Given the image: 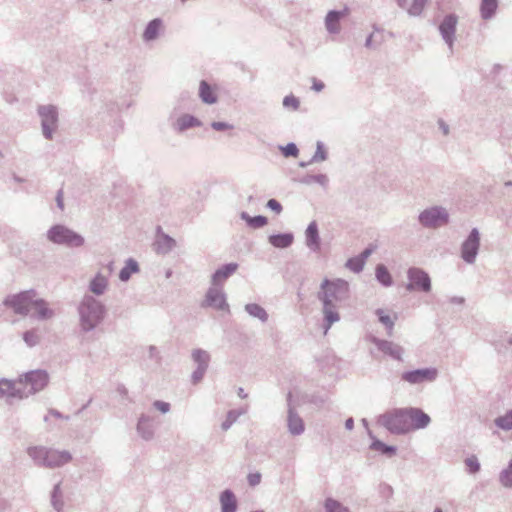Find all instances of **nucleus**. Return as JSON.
<instances>
[{"mask_svg": "<svg viewBox=\"0 0 512 512\" xmlns=\"http://www.w3.org/2000/svg\"><path fill=\"white\" fill-rule=\"evenodd\" d=\"M349 283L341 278H325L320 284L317 299L322 305L323 328L326 334L331 326L340 320L339 308L349 299Z\"/></svg>", "mask_w": 512, "mask_h": 512, "instance_id": "nucleus-1", "label": "nucleus"}, {"mask_svg": "<svg viewBox=\"0 0 512 512\" xmlns=\"http://www.w3.org/2000/svg\"><path fill=\"white\" fill-rule=\"evenodd\" d=\"M77 313L79 316V327L84 333L97 328L105 319L107 309L105 305L93 295L85 294L80 300Z\"/></svg>", "mask_w": 512, "mask_h": 512, "instance_id": "nucleus-2", "label": "nucleus"}, {"mask_svg": "<svg viewBox=\"0 0 512 512\" xmlns=\"http://www.w3.org/2000/svg\"><path fill=\"white\" fill-rule=\"evenodd\" d=\"M46 236L53 244L67 248H79L85 244V238L82 235L62 224L53 225Z\"/></svg>", "mask_w": 512, "mask_h": 512, "instance_id": "nucleus-3", "label": "nucleus"}, {"mask_svg": "<svg viewBox=\"0 0 512 512\" xmlns=\"http://www.w3.org/2000/svg\"><path fill=\"white\" fill-rule=\"evenodd\" d=\"M377 423L394 435L409 433V426L405 408H395L381 414Z\"/></svg>", "mask_w": 512, "mask_h": 512, "instance_id": "nucleus-4", "label": "nucleus"}, {"mask_svg": "<svg viewBox=\"0 0 512 512\" xmlns=\"http://www.w3.org/2000/svg\"><path fill=\"white\" fill-rule=\"evenodd\" d=\"M449 212L445 207L432 206L424 209L418 215V222L426 229H438L449 223Z\"/></svg>", "mask_w": 512, "mask_h": 512, "instance_id": "nucleus-5", "label": "nucleus"}, {"mask_svg": "<svg viewBox=\"0 0 512 512\" xmlns=\"http://www.w3.org/2000/svg\"><path fill=\"white\" fill-rule=\"evenodd\" d=\"M49 383V374L46 370L38 369L26 372L19 377L21 385L27 397L42 391Z\"/></svg>", "mask_w": 512, "mask_h": 512, "instance_id": "nucleus-6", "label": "nucleus"}, {"mask_svg": "<svg viewBox=\"0 0 512 512\" xmlns=\"http://www.w3.org/2000/svg\"><path fill=\"white\" fill-rule=\"evenodd\" d=\"M37 113L41 119L42 134L45 139L52 140L53 134L58 128V109L54 105H40Z\"/></svg>", "mask_w": 512, "mask_h": 512, "instance_id": "nucleus-7", "label": "nucleus"}, {"mask_svg": "<svg viewBox=\"0 0 512 512\" xmlns=\"http://www.w3.org/2000/svg\"><path fill=\"white\" fill-rule=\"evenodd\" d=\"M34 297H36L34 290H26L7 296L3 303L5 306L12 308L15 314L27 316Z\"/></svg>", "mask_w": 512, "mask_h": 512, "instance_id": "nucleus-8", "label": "nucleus"}, {"mask_svg": "<svg viewBox=\"0 0 512 512\" xmlns=\"http://www.w3.org/2000/svg\"><path fill=\"white\" fill-rule=\"evenodd\" d=\"M480 249V232L473 228L460 247L462 260L467 264H474Z\"/></svg>", "mask_w": 512, "mask_h": 512, "instance_id": "nucleus-9", "label": "nucleus"}, {"mask_svg": "<svg viewBox=\"0 0 512 512\" xmlns=\"http://www.w3.org/2000/svg\"><path fill=\"white\" fill-rule=\"evenodd\" d=\"M438 377V370L435 367H426L410 371H405L401 374V379L411 385L431 383Z\"/></svg>", "mask_w": 512, "mask_h": 512, "instance_id": "nucleus-10", "label": "nucleus"}, {"mask_svg": "<svg viewBox=\"0 0 512 512\" xmlns=\"http://www.w3.org/2000/svg\"><path fill=\"white\" fill-rule=\"evenodd\" d=\"M407 277L409 279V283L406 285L408 291L419 290L429 292L431 290L430 276L423 269L417 267L409 268Z\"/></svg>", "mask_w": 512, "mask_h": 512, "instance_id": "nucleus-11", "label": "nucleus"}, {"mask_svg": "<svg viewBox=\"0 0 512 512\" xmlns=\"http://www.w3.org/2000/svg\"><path fill=\"white\" fill-rule=\"evenodd\" d=\"M202 307H210L219 311H229L226 294L222 286L212 285L207 290Z\"/></svg>", "mask_w": 512, "mask_h": 512, "instance_id": "nucleus-12", "label": "nucleus"}, {"mask_svg": "<svg viewBox=\"0 0 512 512\" xmlns=\"http://www.w3.org/2000/svg\"><path fill=\"white\" fill-rule=\"evenodd\" d=\"M457 23L458 17L455 14H448L439 25V32L451 53L453 52Z\"/></svg>", "mask_w": 512, "mask_h": 512, "instance_id": "nucleus-13", "label": "nucleus"}, {"mask_svg": "<svg viewBox=\"0 0 512 512\" xmlns=\"http://www.w3.org/2000/svg\"><path fill=\"white\" fill-rule=\"evenodd\" d=\"M409 426V432L425 429L431 423L430 416L417 407L405 408Z\"/></svg>", "mask_w": 512, "mask_h": 512, "instance_id": "nucleus-14", "label": "nucleus"}, {"mask_svg": "<svg viewBox=\"0 0 512 512\" xmlns=\"http://www.w3.org/2000/svg\"><path fill=\"white\" fill-rule=\"evenodd\" d=\"M287 405H288V416H287V427L290 434L294 436L301 435L305 430V425L303 419L299 416V414L295 411L294 406L292 405V394L289 393L287 396Z\"/></svg>", "mask_w": 512, "mask_h": 512, "instance_id": "nucleus-15", "label": "nucleus"}, {"mask_svg": "<svg viewBox=\"0 0 512 512\" xmlns=\"http://www.w3.org/2000/svg\"><path fill=\"white\" fill-rule=\"evenodd\" d=\"M47 465L48 469H55L62 467L72 461V455L67 450H57L46 447Z\"/></svg>", "mask_w": 512, "mask_h": 512, "instance_id": "nucleus-16", "label": "nucleus"}, {"mask_svg": "<svg viewBox=\"0 0 512 512\" xmlns=\"http://www.w3.org/2000/svg\"><path fill=\"white\" fill-rule=\"evenodd\" d=\"M155 420L154 417L142 413L137 421V434L145 441H151L155 436Z\"/></svg>", "mask_w": 512, "mask_h": 512, "instance_id": "nucleus-17", "label": "nucleus"}, {"mask_svg": "<svg viewBox=\"0 0 512 512\" xmlns=\"http://www.w3.org/2000/svg\"><path fill=\"white\" fill-rule=\"evenodd\" d=\"M0 398H27V393L24 392L19 379L17 381H10L7 379L0 380Z\"/></svg>", "mask_w": 512, "mask_h": 512, "instance_id": "nucleus-18", "label": "nucleus"}, {"mask_svg": "<svg viewBox=\"0 0 512 512\" xmlns=\"http://www.w3.org/2000/svg\"><path fill=\"white\" fill-rule=\"evenodd\" d=\"M305 244L312 252L318 253L321 250V239L316 221L310 222L305 230Z\"/></svg>", "mask_w": 512, "mask_h": 512, "instance_id": "nucleus-19", "label": "nucleus"}, {"mask_svg": "<svg viewBox=\"0 0 512 512\" xmlns=\"http://www.w3.org/2000/svg\"><path fill=\"white\" fill-rule=\"evenodd\" d=\"M160 230L161 228L159 227L156 240L154 242V250L157 254L166 255L176 247V241Z\"/></svg>", "mask_w": 512, "mask_h": 512, "instance_id": "nucleus-20", "label": "nucleus"}, {"mask_svg": "<svg viewBox=\"0 0 512 512\" xmlns=\"http://www.w3.org/2000/svg\"><path fill=\"white\" fill-rule=\"evenodd\" d=\"M238 267L239 265L234 262L222 265L213 273L211 284L222 286V284L237 271Z\"/></svg>", "mask_w": 512, "mask_h": 512, "instance_id": "nucleus-21", "label": "nucleus"}, {"mask_svg": "<svg viewBox=\"0 0 512 512\" xmlns=\"http://www.w3.org/2000/svg\"><path fill=\"white\" fill-rule=\"evenodd\" d=\"M31 308L34 309L32 316L41 321L49 320L55 315L54 310L49 308L48 303L44 299L34 297Z\"/></svg>", "mask_w": 512, "mask_h": 512, "instance_id": "nucleus-22", "label": "nucleus"}, {"mask_svg": "<svg viewBox=\"0 0 512 512\" xmlns=\"http://www.w3.org/2000/svg\"><path fill=\"white\" fill-rule=\"evenodd\" d=\"M373 342L377 346V348L383 352L384 354L389 355L393 359L401 360L403 354V348L391 341L374 339Z\"/></svg>", "mask_w": 512, "mask_h": 512, "instance_id": "nucleus-23", "label": "nucleus"}, {"mask_svg": "<svg viewBox=\"0 0 512 512\" xmlns=\"http://www.w3.org/2000/svg\"><path fill=\"white\" fill-rule=\"evenodd\" d=\"M347 14V10L337 11L331 10L325 17V26L330 34H338L340 32V20Z\"/></svg>", "mask_w": 512, "mask_h": 512, "instance_id": "nucleus-24", "label": "nucleus"}, {"mask_svg": "<svg viewBox=\"0 0 512 512\" xmlns=\"http://www.w3.org/2000/svg\"><path fill=\"white\" fill-rule=\"evenodd\" d=\"M221 512H236L238 503L234 492L230 489H225L220 493L219 497Z\"/></svg>", "mask_w": 512, "mask_h": 512, "instance_id": "nucleus-25", "label": "nucleus"}, {"mask_svg": "<svg viewBox=\"0 0 512 512\" xmlns=\"http://www.w3.org/2000/svg\"><path fill=\"white\" fill-rule=\"evenodd\" d=\"M108 278L98 272L89 282V291L95 296L103 295L108 288Z\"/></svg>", "mask_w": 512, "mask_h": 512, "instance_id": "nucleus-26", "label": "nucleus"}, {"mask_svg": "<svg viewBox=\"0 0 512 512\" xmlns=\"http://www.w3.org/2000/svg\"><path fill=\"white\" fill-rule=\"evenodd\" d=\"M26 452L36 466L46 468L48 458L45 446H30Z\"/></svg>", "mask_w": 512, "mask_h": 512, "instance_id": "nucleus-27", "label": "nucleus"}, {"mask_svg": "<svg viewBox=\"0 0 512 512\" xmlns=\"http://www.w3.org/2000/svg\"><path fill=\"white\" fill-rule=\"evenodd\" d=\"M269 243L276 248H288L294 241V235L292 233H280L270 235L268 238Z\"/></svg>", "mask_w": 512, "mask_h": 512, "instance_id": "nucleus-28", "label": "nucleus"}, {"mask_svg": "<svg viewBox=\"0 0 512 512\" xmlns=\"http://www.w3.org/2000/svg\"><path fill=\"white\" fill-rule=\"evenodd\" d=\"M201 122L194 116L189 114H184L180 116L174 124V129L178 132H184L187 129L193 127H199Z\"/></svg>", "mask_w": 512, "mask_h": 512, "instance_id": "nucleus-29", "label": "nucleus"}, {"mask_svg": "<svg viewBox=\"0 0 512 512\" xmlns=\"http://www.w3.org/2000/svg\"><path fill=\"white\" fill-rule=\"evenodd\" d=\"M161 26H162L161 19L155 18V19L151 20L147 24V26L144 30V33H143L144 41L149 42V41L155 40L159 35V30H160Z\"/></svg>", "mask_w": 512, "mask_h": 512, "instance_id": "nucleus-30", "label": "nucleus"}, {"mask_svg": "<svg viewBox=\"0 0 512 512\" xmlns=\"http://www.w3.org/2000/svg\"><path fill=\"white\" fill-rule=\"evenodd\" d=\"M51 505L57 512H63L64 510V500H63V491L61 489V483H57L54 485L53 490L51 492Z\"/></svg>", "mask_w": 512, "mask_h": 512, "instance_id": "nucleus-31", "label": "nucleus"}, {"mask_svg": "<svg viewBox=\"0 0 512 512\" xmlns=\"http://www.w3.org/2000/svg\"><path fill=\"white\" fill-rule=\"evenodd\" d=\"M199 96L201 100L206 104H214L217 101V97L214 91L205 80L200 82Z\"/></svg>", "mask_w": 512, "mask_h": 512, "instance_id": "nucleus-32", "label": "nucleus"}, {"mask_svg": "<svg viewBox=\"0 0 512 512\" xmlns=\"http://www.w3.org/2000/svg\"><path fill=\"white\" fill-rule=\"evenodd\" d=\"M240 218L244 220L247 223V225L253 229L262 228L268 223V219L265 216H250L247 212H241Z\"/></svg>", "mask_w": 512, "mask_h": 512, "instance_id": "nucleus-33", "label": "nucleus"}, {"mask_svg": "<svg viewBox=\"0 0 512 512\" xmlns=\"http://www.w3.org/2000/svg\"><path fill=\"white\" fill-rule=\"evenodd\" d=\"M245 311L254 318L259 319L262 323L267 322L268 313L266 310L256 303H249L245 305Z\"/></svg>", "mask_w": 512, "mask_h": 512, "instance_id": "nucleus-34", "label": "nucleus"}, {"mask_svg": "<svg viewBox=\"0 0 512 512\" xmlns=\"http://www.w3.org/2000/svg\"><path fill=\"white\" fill-rule=\"evenodd\" d=\"M498 8V0H481L480 12L484 20L491 19Z\"/></svg>", "mask_w": 512, "mask_h": 512, "instance_id": "nucleus-35", "label": "nucleus"}, {"mask_svg": "<svg viewBox=\"0 0 512 512\" xmlns=\"http://www.w3.org/2000/svg\"><path fill=\"white\" fill-rule=\"evenodd\" d=\"M192 359L197 364L198 368H202L204 370L208 369L210 354L206 350L194 349L192 351Z\"/></svg>", "mask_w": 512, "mask_h": 512, "instance_id": "nucleus-36", "label": "nucleus"}, {"mask_svg": "<svg viewBox=\"0 0 512 512\" xmlns=\"http://www.w3.org/2000/svg\"><path fill=\"white\" fill-rule=\"evenodd\" d=\"M138 271H139V265H138L137 261H135L132 258H129L126 261L125 266L120 270L119 279L123 282H126L130 279V277L133 273H136Z\"/></svg>", "mask_w": 512, "mask_h": 512, "instance_id": "nucleus-37", "label": "nucleus"}, {"mask_svg": "<svg viewBox=\"0 0 512 512\" xmlns=\"http://www.w3.org/2000/svg\"><path fill=\"white\" fill-rule=\"evenodd\" d=\"M376 315L378 316L379 321L386 327L387 334L391 336L395 321L397 320V315L394 314L393 317H391L383 309H377Z\"/></svg>", "mask_w": 512, "mask_h": 512, "instance_id": "nucleus-38", "label": "nucleus"}, {"mask_svg": "<svg viewBox=\"0 0 512 512\" xmlns=\"http://www.w3.org/2000/svg\"><path fill=\"white\" fill-rule=\"evenodd\" d=\"M247 406L241 409L237 410H230L227 413L225 421L221 424V428L224 431H227L230 429V427L237 421V419L241 416L247 413Z\"/></svg>", "mask_w": 512, "mask_h": 512, "instance_id": "nucleus-39", "label": "nucleus"}, {"mask_svg": "<svg viewBox=\"0 0 512 512\" xmlns=\"http://www.w3.org/2000/svg\"><path fill=\"white\" fill-rule=\"evenodd\" d=\"M498 481L504 488H512V459L509 461L508 465L499 473Z\"/></svg>", "mask_w": 512, "mask_h": 512, "instance_id": "nucleus-40", "label": "nucleus"}, {"mask_svg": "<svg viewBox=\"0 0 512 512\" xmlns=\"http://www.w3.org/2000/svg\"><path fill=\"white\" fill-rule=\"evenodd\" d=\"M370 448L372 450L380 451L382 454L387 456H393L396 454L397 448L395 446H390L385 444L384 442L374 439Z\"/></svg>", "mask_w": 512, "mask_h": 512, "instance_id": "nucleus-41", "label": "nucleus"}, {"mask_svg": "<svg viewBox=\"0 0 512 512\" xmlns=\"http://www.w3.org/2000/svg\"><path fill=\"white\" fill-rule=\"evenodd\" d=\"M376 278L381 284H383L386 287L392 285V277L388 269L383 264L377 265Z\"/></svg>", "mask_w": 512, "mask_h": 512, "instance_id": "nucleus-42", "label": "nucleus"}, {"mask_svg": "<svg viewBox=\"0 0 512 512\" xmlns=\"http://www.w3.org/2000/svg\"><path fill=\"white\" fill-rule=\"evenodd\" d=\"M494 423L502 430H512V409L508 410L504 415L497 417Z\"/></svg>", "mask_w": 512, "mask_h": 512, "instance_id": "nucleus-43", "label": "nucleus"}, {"mask_svg": "<svg viewBox=\"0 0 512 512\" xmlns=\"http://www.w3.org/2000/svg\"><path fill=\"white\" fill-rule=\"evenodd\" d=\"M327 157H328V153L325 149L323 142L317 141L316 151H315L314 155L312 156V158L310 159L309 163L323 162L327 159Z\"/></svg>", "mask_w": 512, "mask_h": 512, "instance_id": "nucleus-44", "label": "nucleus"}, {"mask_svg": "<svg viewBox=\"0 0 512 512\" xmlns=\"http://www.w3.org/2000/svg\"><path fill=\"white\" fill-rule=\"evenodd\" d=\"M326 512H350L349 509L343 506L339 501L328 498L325 501Z\"/></svg>", "mask_w": 512, "mask_h": 512, "instance_id": "nucleus-45", "label": "nucleus"}, {"mask_svg": "<svg viewBox=\"0 0 512 512\" xmlns=\"http://www.w3.org/2000/svg\"><path fill=\"white\" fill-rule=\"evenodd\" d=\"M302 183L308 185L312 183H318L325 187L328 184V177L325 174L307 175L302 179Z\"/></svg>", "mask_w": 512, "mask_h": 512, "instance_id": "nucleus-46", "label": "nucleus"}, {"mask_svg": "<svg viewBox=\"0 0 512 512\" xmlns=\"http://www.w3.org/2000/svg\"><path fill=\"white\" fill-rule=\"evenodd\" d=\"M427 0H413L411 6L407 9L410 16L416 17L421 15Z\"/></svg>", "mask_w": 512, "mask_h": 512, "instance_id": "nucleus-47", "label": "nucleus"}, {"mask_svg": "<svg viewBox=\"0 0 512 512\" xmlns=\"http://www.w3.org/2000/svg\"><path fill=\"white\" fill-rule=\"evenodd\" d=\"M365 262L359 257H352L347 260L346 267L355 273H359L363 270Z\"/></svg>", "mask_w": 512, "mask_h": 512, "instance_id": "nucleus-48", "label": "nucleus"}, {"mask_svg": "<svg viewBox=\"0 0 512 512\" xmlns=\"http://www.w3.org/2000/svg\"><path fill=\"white\" fill-rule=\"evenodd\" d=\"M23 340L29 347H33L39 343L40 338L34 330H29L23 334Z\"/></svg>", "mask_w": 512, "mask_h": 512, "instance_id": "nucleus-49", "label": "nucleus"}, {"mask_svg": "<svg viewBox=\"0 0 512 512\" xmlns=\"http://www.w3.org/2000/svg\"><path fill=\"white\" fill-rule=\"evenodd\" d=\"M465 464L468 467L469 472L472 474H475V473L479 472V470H480V463H479L477 457L474 455L471 457H468L465 460Z\"/></svg>", "mask_w": 512, "mask_h": 512, "instance_id": "nucleus-50", "label": "nucleus"}, {"mask_svg": "<svg viewBox=\"0 0 512 512\" xmlns=\"http://www.w3.org/2000/svg\"><path fill=\"white\" fill-rule=\"evenodd\" d=\"M285 157H296L298 155V148L294 143H289L284 147H281Z\"/></svg>", "mask_w": 512, "mask_h": 512, "instance_id": "nucleus-51", "label": "nucleus"}, {"mask_svg": "<svg viewBox=\"0 0 512 512\" xmlns=\"http://www.w3.org/2000/svg\"><path fill=\"white\" fill-rule=\"evenodd\" d=\"M283 106L287 108L291 107L296 110L299 107V100L293 95L286 96L283 99Z\"/></svg>", "mask_w": 512, "mask_h": 512, "instance_id": "nucleus-52", "label": "nucleus"}, {"mask_svg": "<svg viewBox=\"0 0 512 512\" xmlns=\"http://www.w3.org/2000/svg\"><path fill=\"white\" fill-rule=\"evenodd\" d=\"M152 405L156 410L163 414L168 413L171 408L170 403L161 400H155Z\"/></svg>", "mask_w": 512, "mask_h": 512, "instance_id": "nucleus-53", "label": "nucleus"}, {"mask_svg": "<svg viewBox=\"0 0 512 512\" xmlns=\"http://www.w3.org/2000/svg\"><path fill=\"white\" fill-rule=\"evenodd\" d=\"M211 127L216 131H225L232 129L233 126L227 122L214 121L211 123Z\"/></svg>", "mask_w": 512, "mask_h": 512, "instance_id": "nucleus-54", "label": "nucleus"}, {"mask_svg": "<svg viewBox=\"0 0 512 512\" xmlns=\"http://www.w3.org/2000/svg\"><path fill=\"white\" fill-rule=\"evenodd\" d=\"M266 206H267V208L271 209L272 211H274L277 214H280L283 209L280 202H278L276 199L268 200Z\"/></svg>", "mask_w": 512, "mask_h": 512, "instance_id": "nucleus-55", "label": "nucleus"}, {"mask_svg": "<svg viewBox=\"0 0 512 512\" xmlns=\"http://www.w3.org/2000/svg\"><path fill=\"white\" fill-rule=\"evenodd\" d=\"M326 401H327V396H322V395H311V397L309 399L310 403H312L318 407H321L322 405H324Z\"/></svg>", "mask_w": 512, "mask_h": 512, "instance_id": "nucleus-56", "label": "nucleus"}, {"mask_svg": "<svg viewBox=\"0 0 512 512\" xmlns=\"http://www.w3.org/2000/svg\"><path fill=\"white\" fill-rule=\"evenodd\" d=\"M206 371H207V370H204V369H202V368H198V367H197V368L195 369V371L192 373V381H193V383H198V382H200V381L203 379V377H204V375H205Z\"/></svg>", "mask_w": 512, "mask_h": 512, "instance_id": "nucleus-57", "label": "nucleus"}, {"mask_svg": "<svg viewBox=\"0 0 512 512\" xmlns=\"http://www.w3.org/2000/svg\"><path fill=\"white\" fill-rule=\"evenodd\" d=\"M248 483L250 486L254 487L257 486L261 481V474L260 473H250L247 477Z\"/></svg>", "mask_w": 512, "mask_h": 512, "instance_id": "nucleus-58", "label": "nucleus"}, {"mask_svg": "<svg viewBox=\"0 0 512 512\" xmlns=\"http://www.w3.org/2000/svg\"><path fill=\"white\" fill-rule=\"evenodd\" d=\"M374 251V247L373 246H369L367 248H365L361 253L360 255H358L364 262H366L367 258L373 253Z\"/></svg>", "mask_w": 512, "mask_h": 512, "instance_id": "nucleus-59", "label": "nucleus"}, {"mask_svg": "<svg viewBox=\"0 0 512 512\" xmlns=\"http://www.w3.org/2000/svg\"><path fill=\"white\" fill-rule=\"evenodd\" d=\"M312 82V89L316 92H321L325 87L324 83L322 81L317 80L316 78H312Z\"/></svg>", "mask_w": 512, "mask_h": 512, "instance_id": "nucleus-60", "label": "nucleus"}, {"mask_svg": "<svg viewBox=\"0 0 512 512\" xmlns=\"http://www.w3.org/2000/svg\"><path fill=\"white\" fill-rule=\"evenodd\" d=\"M56 203H57V206L60 210H63L64 209V202H63V190L60 189L58 192H57V195H56Z\"/></svg>", "mask_w": 512, "mask_h": 512, "instance_id": "nucleus-61", "label": "nucleus"}, {"mask_svg": "<svg viewBox=\"0 0 512 512\" xmlns=\"http://www.w3.org/2000/svg\"><path fill=\"white\" fill-rule=\"evenodd\" d=\"M49 414H50V415H52V416H54V417H56V418H60V419H63V418H64V419H66V420H68V419H69V417H68V416H65V417H64V416H63V415H62L58 410H55V409H50V410H49Z\"/></svg>", "mask_w": 512, "mask_h": 512, "instance_id": "nucleus-62", "label": "nucleus"}, {"mask_svg": "<svg viewBox=\"0 0 512 512\" xmlns=\"http://www.w3.org/2000/svg\"><path fill=\"white\" fill-rule=\"evenodd\" d=\"M117 392L123 397L126 398L128 396V390L124 385H119L117 387Z\"/></svg>", "mask_w": 512, "mask_h": 512, "instance_id": "nucleus-63", "label": "nucleus"}, {"mask_svg": "<svg viewBox=\"0 0 512 512\" xmlns=\"http://www.w3.org/2000/svg\"><path fill=\"white\" fill-rule=\"evenodd\" d=\"M440 129L442 130L444 135L449 134V126L442 120L439 121Z\"/></svg>", "mask_w": 512, "mask_h": 512, "instance_id": "nucleus-64", "label": "nucleus"}]
</instances>
